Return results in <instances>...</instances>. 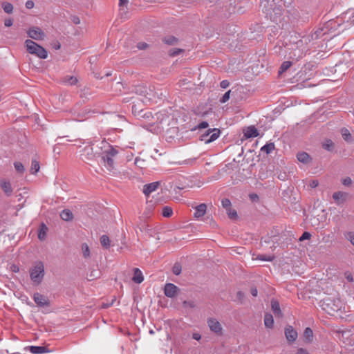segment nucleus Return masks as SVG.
Wrapping results in <instances>:
<instances>
[{
    "instance_id": "obj_1",
    "label": "nucleus",
    "mask_w": 354,
    "mask_h": 354,
    "mask_svg": "<svg viewBox=\"0 0 354 354\" xmlns=\"http://www.w3.org/2000/svg\"><path fill=\"white\" fill-rule=\"evenodd\" d=\"M317 38V36L315 37ZM314 35H305L299 39L291 41L288 48L289 57L293 60L297 61L306 55L310 50V43L314 39Z\"/></svg>"
},
{
    "instance_id": "obj_2",
    "label": "nucleus",
    "mask_w": 354,
    "mask_h": 354,
    "mask_svg": "<svg viewBox=\"0 0 354 354\" xmlns=\"http://www.w3.org/2000/svg\"><path fill=\"white\" fill-rule=\"evenodd\" d=\"M261 7L263 12L270 17V20L276 23L281 22L283 10L280 6H277L274 3V0H272L270 3V0H263L261 3Z\"/></svg>"
},
{
    "instance_id": "obj_3",
    "label": "nucleus",
    "mask_w": 354,
    "mask_h": 354,
    "mask_svg": "<svg viewBox=\"0 0 354 354\" xmlns=\"http://www.w3.org/2000/svg\"><path fill=\"white\" fill-rule=\"evenodd\" d=\"M319 304L322 308L330 315L337 312L342 306V301L338 297H326Z\"/></svg>"
},
{
    "instance_id": "obj_4",
    "label": "nucleus",
    "mask_w": 354,
    "mask_h": 354,
    "mask_svg": "<svg viewBox=\"0 0 354 354\" xmlns=\"http://www.w3.org/2000/svg\"><path fill=\"white\" fill-rule=\"evenodd\" d=\"M25 46L28 53L34 55L40 59H44L48 57L47 50L32 40L26 39L25 41Z\"/></svg>"
},
{
    "instance_id": "obj_5",
    "label": "nucleus",
    "mask_w": 354,
    "mask_h": 354,
    "mask_svg": "<svg viewBox=\"0 0 354 354\" xmlns=\"http://www.w3.org/2000/svg\"><path fill=\"white\" fill-rule=\"evenodd\" d=\"M118 154V151L112 147L106 150L102 156V163L108 171L115 173L113 158Z\"/></svg>"
},
{
    "instance_id": "obj_6",
    "label": "nucleus",
    "mask_w": 354,
    "mask_h": 354,
    "mask_svg": "<svg viewBox=\"0 0 354 354\" xmlns=\"http://www.w3.org/2000/svg\"><path fill=\"white\" fill-rule=\"evenodd\" d=\"M44 266L41 261L37 262L30 270V277L35 285H39L44 277Z\"/></svg>"
},
{
    "instance_id": "obj_7",
    "label": "nucleus",
    "mask_w": 354,
    "mask_h": 354,
    "mask_svg": "<svg viewBox=\"0 0 354 354\" xmlns=\"http://www.w3.org/2000/svg\"><path fill=\"white\" fill-rule=\"evenodd\" d=\"M207 324L209 330L216 335H223V328L221 324L217 319L213 317L208 318L207 320Z\"/></svg>"
},
{
    "instance_id": "obj_8",
    "label": "nucleus",
    "mask_w": 354,
    "mask_h": 354,
    "mask_svg": "<svg viewBox=\"0 0 354 354\" xmlns=\"http://www.w3.org/2000/svg\"><path fill=\"white\" fill-rule=\"evenodd\" d=\"M210 137L208 138V133H203L201 136V140L205 144H209L216 140L220 136V130L218 129H209Z\"/></svg>"
},
{
    "instance_id": "obj_9",
    "label": "nucleus",
    "mask_w": 354,
    "mask_h": 354,
    "mask_svg": "<svg viewBox=\"0 0 354 354\" xmlns=\"http://www.w3.org/2000/svg\"><path fill=\"white\" fill-rule=\"evenodd\" d=\"M29 37L35 40H42L45 37V33L38 27H32L27 30Z\"/></svg>"
},
{
    "instance_id": "obj_10",
    "label": "nucleus",
    "mask_w": 354,
    "mask_h": 354,
    "mask_svg": "<svg viewBox=\"0 0 354 354\" xmlns=\"http://www.w3.org/2000/svg\"><path fill=\"white\" fill-rule=\"evenodd\" d=\"M178 288L173 283H168L165 286L164 293L167 297L173 298L178 292Z\"/></svg>"
},
{
    "instance_id": "obj_11",
    "label": "nucleus",
    "mask_w": 354,
    "mask_h": 354,
    "mask_svg": "<svg viewBox=\"0 0 354 354\" xmlns=\"http://www.w3.org/2000/svg\"><path fill=\"white\" fill-rule=\"evenodd\" d=\"M297 332L292 326H288L285 328V336L288 342H294L297 338Z\"/></svg>"
},
{
    "instance_id": "obj_12",
    "label": "nucleus",
    "mask_w": 354,
    "mask_h": 354,
    "mask_svg": "<svg viewBox=\"0 0 354 354\" xmlns=\"http://www.w3.org/2000/svg\"><path fill=\"white\" fill-rule=\"evenodd\" d=\"M33 299L39 306H47L49 305L48 299L44 295L37 292L34 294Z\"/></svg>"
},
{
    "instance_id": "obj_13",
    "label": "nucleus",
    "mask_w": 354,
    "mask_h": 354,
    "mask_svg": "<svg viewBox=\"0 0 354 354\" xmlns=\"http://www.w3.org/2000/svg\"><path fill=\"white\" fill-rule=\"evenodd\" d=\"M159 186V182H153L149 184H146L143 187V193L145 196H148L151 193L155 192Z\"/></svg>"
},
{
    "instance_id": "obj_14",
    "label": "nucleus",
    "mask_w": 354,
    "mask_h": 354,
    "mask_svg": "<svg viewBox=\"0 0 354 354\" xmlns=\"http://www.w3.org/2000/svg\"><path fill=\"white\" fill-rule=\"evenodd\" d=\"M243 133L245 138H255L259 136L258 130L254 126L248 127L244 130Z\"/></svg>"
},
{
    "instance_id": "obj_15",
    "label": "nucleus",
    "mask_w": 354,
    "mask_h": 354,
    "mask_svg": "<svg viewBox=\"0 0 354 354\" xmlns=\"http://www.w3.org/2000/svg\"><path fill=\"white\" fill-rule=\"evenodd\" d=\"M207 210V205L205 203H201L195 207L194 217L199 218L203 216Z\"/></svg>"
},
{
    "instance_id": "obj_16",
    "label": "nucleus",
    "mask_w": 354,
    "mask_h": 354,
    "mask_svg": "<svg viewBox=\"0 0 354 354\" xmlns=\"http://www.w3.org/2000/svg\"><path fill=\"white\" fill-rule=\"evenodd\" d=\"M0 185L4 193L7 196H10L12 194V188L9 181L6 180L5 179H2L0 181Z\"/></svg>"
},
{
    "instance_id": "obj_17",
    "label": "nucleus",
    "mask_w": 354,
    "mask_h": 354,
    "mask_svg": "<svg viewBox=\"0 0 354 354\" xmlns=\"http://www.w3.org/2000/svg\"><path fill=\"white\" fill-rule=\"evenodd\" d=\"M82 156H84L86 160H91L94 159L95 154L93 152V149L91 146H86L83 149V153Z\"/></svg>"
},
{
    "instance_id": "obj_18",
    "label": "nucleus",
    "mask_w": 354,
    "mask_h": 354,
    "mask_svg": "<svg viewBox=\"0 0 354 354\" xmlns=\"http://www.w3.org/2000/svg\"><path fill=\"white\" fill-rule=\"evenodd\" d=\"M271 308H272V310L273 313H274V315L276 316H278V317H281L282 316V313H281V308H280L279 303L278 302L277 300L272 299L271 301Z\"/></svg>"
},
{
    "instance_id": "obj_19",
    "label": "nucleus",
    "mask_w": 354,
    "mask_h": 354,
    "mask_svg": "<svg viewBox=\"0 0 354 354\" xmlns=\"http://www.w3.org/2000/svg\"><path fill=\"white\" fill-rule=\"evenodd\" d=\"M297 158L298 161L304 164L310 162L311 160V158L309 156V154L304 151L298 153L297 155Z\"/></svg>"
},
{
    "instance_id": "obj_20",
    "label": "nucleus",
    "mask_w": 354,
    "mask_h": 354,
    "mask_svg": "<svg viewBox=\"0 0 354 354\" xmlns=\"http://www.w3.org/2000/svg\"><path fill=\"white\" fill-rule=\"evenodd\" d=\"M29 351L34 354H42L48 352V350L44 346H31Z\"/></svg>"
},
{
    "instance_id": "obj_21",
    "label": "nucleus",
    "mask_w": 354,
    "mask_h": 354,
    "mask_svg": "<svg viewBox=\"0 0 354 354\" xmlns=\"http://www.w3.org/2000/svg\"><path fill=\"white\" fill-rule=\"evenodd\" d=\"M132 280L136 283H140L143 281L144 277L142 273L138 268L134 269V274Z\"/></svg>"
},
{
    "instance_id": "obj_22",
    "label": "nucleus",
    "mask_w": 354,
    "mask_h": 354,
    "mask_svg": "<svg viewBox=\"0 0 354 354\" xmlns=\"http://www.w3.org/2000/svg\"><path fill=\"white\" fill-rule=\"evenodd\" d=\"M162 41L167 45L174 46L178 42V39L172 35H168L162 38Z\"/></svg>"
},
{
    "instance_id": "obj_23",
    "label": "nucleus",
    "mask_w": 354,
    "mask_h": 354,
    "mask_svg": "<svg viewBox=\"0 0 354 354\" xmlns=\"http://www.w3.org/2000/svg\"><path fill=\"white\" fill-rule=\"evenodd\" d=\"M60 217L65 221H69L73 219V214L71 210L66 209L61 212Z\"/></svg>"
},
{
    "instance_id": "obj_24",
    "label": "nucleus",
    "mask_w": 354,
    "mask_h": 354,
    "mask_svg": "<svg viewBox=\"0 0 354 354\" xmlns=\"http://www.w3.org/2000/svg\"><path fill=\"white\" fill-rule=\"evenodd\" d=\"M345 193L342 192H335L333 195V198L337 205H340L344 201Z\"/></svg>"
},
{
    "instance_id": "obj_25",
    "label": "nucleus",
    "mask_w": 354,
    "mask_h": 354,
    "mask_svg": "<svg viewBox=\"0 0 354 354\" xmlns=\"http://www.w3.org/2000/svg\"><path fill=\"white\" fill-rule=\"evenodd\" d=\"M274 319L273 317L271 314H266L264 317V324L265 326L268 328H272L273 327Z\"/></svg>"
},
{
    "instance_id": "obj_26",
    "label": "nucleus",
    "mask_w": 354,
    "mask_h": 354,
    "mask_svg": "<svg viewBox=\"0 0 354 354\" xmlns=\"http://www.w3.org/2000/svg\"><path fill=\"white\" fill-rule=\"evenodd\" d=\"M77 78L75 76H66L64 77L63 82L67 85H75L77 83Z\"/></svg>"
},
{
    "instance_id": "obj_27",
    "label": "nucleus",
    "mask_w": 354,
    "mask_h": 354,
    "mask_svg": "<svg viewBox=\"0 0 354 354\" xmlns=\"http://www.w3.org/2000/svg\"><path fill=\"white\" fill-rule=\"evenodd\" d=\"M274 144L272 142L268 143L263 146L261 149L262 152L266 153V154L270 153L274 149Z\"/></svg>"
},
{
    "instance_id": "obj_28",
    "label": "nucleus",
    "mask_w": 354,
    "mask_h": 354,
    "mask_svg": "<svg viewBox=\"0 0 354 354\" xmlns=\"http://www.w3.org/2000/svg\"><path fill=\"white\" fill-rule=\"evenodd\" d=\"M46 231H47V227L42 223L40 226L39 234H38V238L39 240L42 241L44 240L46 236Z\"/></svg>"
},
{
    "instance_id": "obj_29",
    "label": "nucleus",
    "mask_w": 354,
    "mask_h": 354,
    "mask_svg": "<svg viewBox=\"0 0 354 354\" xmlns=\"http://www.w3.org/2000/svg\"><path fill=\"white\" fill-rule=\"evenodd\" d=\"M100 243L104 248H109L110 247V239L108 236L102 235L100 237Z\"/></svg>"
},
{
    "instance_id": "obj_30",
    "label": "nucleus",
    "mask_w": 354,
    "mask_h": 354,
    "mask_svg": "<svg viewBox=\"0 0 354 354\" xmlns=\"http://www.w3.org/2000/svg\"><path fill=\"white\" fill-rule=\"evenodd\" d=\"M173 214L172 208L169 206H164L162 209V215L164 217L169 218Z\"/></svg>"
},
{
    "instance_id": "obj_31",
    "label": "nucleus",
    "mask_w": 354,
    "mask_h": 354,
    "mask_svg": "<svg viewBox=\"0 0 354 354\" xmlns=\"http://www.w3.org/2000/svg\"><path fill=\"white\" fill-rule=\"evenodd\" d=\"M40 169L39 163L37 160L32 159L31 162L30 172L36 174Z\"/></svg>"
},
{
    "instance_id": "obj_32",
    "label": "nucleus",
    "mask_w": 354,
    "mask_h": 354,
    "mask_svg": "<svg viewBox=\"0 0 354 354\" xmlns=\"http://www.w3.org/2000/svg\"><path fill=\"white\" fill-rule=\"evenodd\" d=\"M82 250L83 253V256L84 258H89L91 256L90 249L88 245L86 243H83L82 245Z\"/></svg>"
},
{
    "instance_id": "obj_33",
    "label": "nucleus",
    "mask_w": 354,
    "mask_h": 354,
    "mask_svg": "<svg viewBox=\"0 0 354 354\" xmlns=\"http://www.w3.org/2000/svg\"><path fill=\"white\" fill-rule=\"evenodd\" d=\"M291 65H292V62L290 61L283 62L279 68V73H282L285 72L291 66Z\"/></svg>"
},
{
    "instance_id": "obj_34",
    "label": "nucleus",
    "mask_w": 354,
    "mask_h": 354,
    "mask_svg": "<svg viewBox=\"0 0 354 354\" xmlns=\"http://www.w3.org/2000/svg\"><path fill=\"white\" fill-rule=\"evenodd\" d=\"M2 8H3V10L5 11V12L8 13V14L11 13L13 10V6L10 3H8V2L3 3Z\"/></svg>"
},
{
    "instance_id": "obj_35",
    "label": "nucleus",
    "mask_w": 354,
    "mask_h": 354,
    "mask_svg": "<svg viewBox=\"0 0 354 354\" xmlns=\"http://www.w3.org/2000/svg\"><path fill=\"white\" fill-rule=\"evenodd\" d=\"M313 330L310 328H306L304 332V337L307 340V342H310V339L313 337Z\"/></svg>"
},
{
    "instance_id": "obj_36",
    "label": "nucleus",
    "mask_w": 354,
    "mask_h": 354,
    "mask_svg": "<svg viewBox=\"0 0 354 354\" xmlns=\"http://www.w3.org/2000/svg\"><path fill=\"white\" fill-rule=\"evenodd\" d=\"M342 136L346 141L348 142L351 140V134L350 133V132L348 129H342Z\"/></svg>"
},
{
    "instance_id": "obj_37",
    "label": "nucleus",
    "mask_w": 354,
    "mask_h": 354,
    "mask_svg": "<svg viewBox=\"0 0 354 354\" xmlns=\"http://www.w3.org/2000/svg\"><path fill=\"white\" fill-rule=\"evenodd\" d=\"M15 168L16 171L19 173H23L25 170L24 166L20 162H15L14 163Z\"/></svg>"
},
{
    "instance_id": "obj_38",
    "label": "nucleus",
    "mask_w": 354,
    "mask_h": 354,
    "mask_svg": "<svg viewBox=\"0 0 354 354\" xmlns=\"http://www.w3.org/2000/svg\"><path fill=\"white\" fill-rule=\"evenodd\" d=\"M172 271L175 275H179L181 272V265L176 263L173 266Z\"/></svg>"
},
{
    "instance_id": "obj_39",
    "label": "nucleus",
    "mask_w": 354,
    "mask_h": 354,
    "mask_svg": "<svg viewBox=\"0 0 354 354\" xmlns=\"http://www.w3.org/2000/svg\"><path fill=\"white\" fill-rule=\"evenodd\" d=\"M184 50L181 48H174L169 51V55L171 57H175L183 53Z\"/></svg>"
},
{
    "instance_id": "obj_40",
    "label": "nucleus",
    "mask_w": 354,
    "mask_h": 354,
    "mask_svg": "<svg viewBox=\"0 0 354 354\" xmlns=\"http://www.w3.org/2000/svg\"><path fill=\"white\" fill-rule=\"evenodd\" d=\"M208 127H209L208 122H206V121H203V122H200L197 126L194 127L192 129V130L194 131V130H196V129H206Z\"/></svg>"
},
{
    "instance_id": "obj_41",
    "label": "nucleus",
    "mask_w": 354,
    "mask_h": 354,
    "mask_svg": "<svg viewBox=\"0 0 354 354\" xmlns=\"http://www.w3.org/2000/svg\"><path fill=\"white\" fill-rule=\"evenodd\" d=\"M221 203H222V206L225 209H226V211H228L229 209H231V202L229 199H227V198L223 199L221 201Z\"/></svg>"
},
{
    "instance_id": "obj_42",
    "label": "nucleus",
    "mask_w": 354,
    "mask_h": 354,
    "mask_svg": "<svg viewBox=\"0 0 354 354\" xmlns=\"http://www.w3.org/2000/svg\"><path fill=\"white\" fill-rule=\"evenodd\" d=\"M346 239L354 246V232H348L345 234Z\"/></svg>"
},
{
    "instance_id": "obj_43",
    "label": "nucleus",
    "mask_w": 354,
    "mask_h": 354,
    "mask_svg": "<svg viewBox=\"0 0 354 354\" xmlns=\"http://www.w3.org/2000/svg\"><path fill=\"white\" fill-rule=\"evenodd\" d=\"M230 93H231V91L229 90L227 91L223 95V97L220 99V102L221 103H225L227 101H228V100L230 99Z\"/></svg>"
},
{
    "instance_id": "obj_44",
    "label": "nucleus",
    "mask_w": 354,
    "mask_h": 354,
    "mask_svg": "<svg viewBox=\"0 0 354 354\" xmlns=\"http://www.w3.org/2000/svg\"><path fill=\"white\" fill-rule=\"evenodd\" d=\"M311 237L310 233L308 232H304L303 234L299 239V241H303L304 240L310 239Z\"/></svg>"
},
{
    "instance_id": "obj_45",
    "label": "nucleus",
    "mask_w": 354,
    "mask_h": 354,
    "mask_svg": "<svg viewBox=\"0 0 354 354\" xmlns=\"http://www.w3.org/2000/svg\"><path fill=\"white\" fill-rule=\"evenodd\" d=\"M183 306L185 307L193 308L195 307V303L193 301H185L183 302Z\"/></svg>"
},
{
    "instance_id": "obj_46",
    "label": "nucleus",
    "mask_w": 354,
    "mask_h": 354,
    "mask_svg": "<svg viewBox=\"0 0 354 354\" xmlns=\"http://www.w3.org/2000/svg\"><path fill=\"white\" fill-rule=\"evenodd\" d=\"M227 214L230 218H235L237 216L236 212L235 210H232V209L227 211Z\"/></svg>"
},
{
    "instance_id": "obj_47",
    "label": "nucleus",
    "mask_w": 354,
    "mask_h": 354,
    "mask_svg": "<svg viewBox=\"0 0 354 354\" xmlns=\"http://www.w3.org/2000/svg\"><path fill=\"white\" fill-rule=\"evenodd\" d=\"M344 276H345V278L347 279L348 281H349V282H353V275H352V274L351 272H345Z\"/></svg>"
},
{
    "instance_id": "obj_48",
    "label": "nucleus",
    "mask_w": 354,
    "mask_h": 354,
    "mask_svg": "<svg viewBox=\"0 0 354 354\" xmlns=\"http://www.w3.org/2000/svg\"><path fill=\"white\" fill-rule=\"evenodd\" d=\"M230 82L227 80H223L220 83V86L222 88H226L229 86Z\"/></svg>"
},
{
    "instance_id": "obj_49",
    "label": "nucleus",
    "mask_w": 354,
    "mask_h": 354,
    "mask_svg": "<svg viewBox=\"0 0 354 354\" xmlns=\"http://www.w3.org/2000/svg\"><path fill=\"white\" fill-rule=\"evenodd\" d=\"M148 46L147 44L145 42H140L138 44V48L140 50H144Z\"/></svg>"
},
{
    "instance_id": "obj_50",
    "label": "nucleus",
    "mask_w": 354,
    "mask_h": 354,
    "mask_svg": "<svg viewBox=\"0 0 354 354\" xmlns=\"http://www.w3.org/2000/svg\"><path fill=\"white\" fill-rule=\"evenodd\" d=\"M34 2L32 1H27L26 2V7L28 8V9H31L34 7Z\"/></svg>"
},
{
    "instance_id": "obj_51",
    "label": "nucleus",
    "mask_w": 354,
    "mask_h": 354,
    "mask_svg": "<svg viewBox=\"0 0 354 354\" xmlns=\"http://www.w3.org/2000/svg\"><path fill=\"white\" fill-rule=\"evenodd\" d=\"M4 24L6 27H10V26H12L13 21L11 19H7L5 20Z\"/></svg>"
},
{
    "instance_id": "obj_52",
    "label": "nucleus",
    "mask_w": 354,
    "mask_h": 354,
    "mask_svg": "<svg viewBox=\"0 0 354 354\" xmlns=\"http://www.w3.org/2000/svg\"><path fill=\"white\" fill-rule=\"evenodd\" d=\"M318 185H319V182L317 180H311L310 183V186L312 188H315L316 187L318 186Z\"/></svg>"
},
{
    "instance_id": "obj_53",
    "label": "nucleus",
    "mask_w": 354,
    "mask_h": 354,
    "mask_svg": "<svg viewBox=\"0 0 354 354\" xmlns=\"http://www.w3.org/2000/svg\"><path fill=\"white\" fill-rule=\"evenodd\" d=\"M297 354H309L307 350L300 348L297 350Z\"/></svg>"
},
{
    "instance_id": "obj_54",
    "label": "nucleus",
    "mask_w": 354,
    "mask_h": 354,
    "mask_svg": "<svg viewBox=\"0 0 354 354\" xmlns=\"http://www.w3.org/2000/svg\"><path fill=\"white\" fill-rule=\"evenodd\" d=\"M192 337H193V339L198 341L201 339V335L198 333H193Z\"/></svg>"
},
{
    "instance_id": "obj_55",
    "label": "nucleus",
    "mask_w": 354,
    "mask_h": 354,
    "mask_svg": "<svg viewBox=\"0 0 354 354\" xmlns=\"http://www.w3.org/2000/svg\"><path fill=\"white\" fill-rule=\"evenodd\" d=\"M343 184L344 185H351V179L350 178H346L344 179Z\"/></svg>"
},
{
    "instance_id": "obj_56",
    "label": "nucleus",
    "mask_w": 354,
    "mask_h": 354,
    "mask_svg": "<svg viewBox=\"0 0 354 354\" xmlns=\"http://www.w3.org/2000/svg\"><path fill=\"white\" fill-rule=\"evenodd\" d=\"M332 144H333L332 142L328 141L327 143L324 145V149H326L327 150H330V147L332 146Z\"/></svg>"
},
{
    "instance_id": "obj_57",
    "label": "nucleus",
    "mask_w": 354,
    "mask_h": 354,
    "mask_svg": "<svg viewBox=\"0 0 354 354\" xmlns=\"http://www.w3.org/2000/svg\"><path fill=\"white\" fill-rule=\"evenodd\" d=\"M251 294L252 296L256 297L258 294L257 289L256 288H252L251 289Z\"/></svg>"
},
{
    "instance_id": "obj_58",
    "label": "nucleus",
    "mask_w": 354,
    "mask_h": 354,
    "mask_svg": "<svg viewBox=\"0 0 354 354\" xmlns=\"http://www.w3.org/2000/svg\"><path fill=\"white\" fill-rule=\"evenodd\" d=\"M259 259L262 260V261H271L272 260V258L269 257H265L264 256H262L259 258Z\"/></svg>"
},
{
    "instance_id": "obj_59",
    "label": "nucleus",
    "mask_w": 354,
    "mask_h": 354,
    "mask_svg": "<svg viewBox=\"0 0 354 354\" xmlns=\"http://www.w3.org/2000/svg\"><path fill=\"white\" fill-rule=\"evenodd\" d=\"M72 21L75 24H79L80 23V19L77 17H73Z\"/></svg>"
},
{
    "instance_id": "obj_60",
    "label": "nucleus",
    "mask_w": 354,
    "mask_h": 354,
    "mask_svg": "<svg viewBox=\"0 0 354 354\" xmlns=\"http://www.w3.org/2000/svg\"><path fill=\"white\" fill-rule=\"evenodd\" d=\"M11 270L14 272H17L19 270V267L15 266V265H12L11 266Z\"/></svg>"
},
{
    "instance_id": "obj_61",
    "label": "nucleus",
    "mask_w": 354,
    "mask_h": 354,
    "mask_svg": "<svg viewBox=\"0 0 354 354\" xmlns=\"http://www.w3.org/2000/svg\"><path fill=\"white\" fill-rule=\"evenodd\" d=\"M244 295H243V293L242 292H237V297L239 299H242L243 298Z\"/></svg>"
},
{
    "instance_id": "obj_62",
    "label": "nucleus",
    "mask_w": 354,
    "mask_h": 354,
    "mask_svg": "<svg viewBox=\"0 0 354 354\" xmlns=\"http://www.w3.org/2000/svg\"><path fill=\"white\" fill-rule=\"evenodd\" d=\"M120 3L119 5L121 6L122 5H124L127 3V0H119Z\"/></svg>"
},
{
    "instance_id": "obj_63",
    "label": "nucleus",
    "mask_w": 354,
    "mask_h": 354,
    "mask_svg": "<svg viewBox=\"0 0 354 354\" xmlns=\"http://www.w3.org/2000/svg\"><path fill=\"white\" fill-rule=\"evenodd\" d=\"M250 198L252 199V200H254L255 198H258V196L257 194H251L250 195Z\"/></svg>"
},
{
    "instance_id": "obj_64",
    "label": "nucleus",
    "mask_w": 354,
    "mask_h": 354,
    "mask_svg": "<svg viewBox=\"0 0 354 354\" xmlns=\"http://www.w3.org/2000/svg\"><path fill=\"white\" fill-rule=\"evenodd\" d=\"M205 133H208V138L210 137L211 133H209V129H208Z\"/></svg>"
}]
</instances>
